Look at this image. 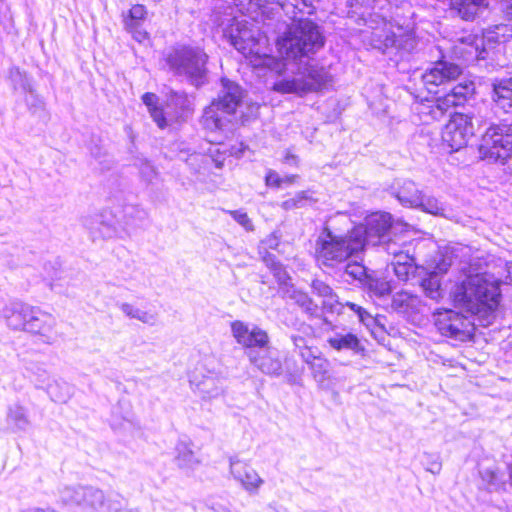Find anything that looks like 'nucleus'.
Instances as JSON below:
<instances>
[{
  "mask_svg": "<svg viewBox=\"0 0 512 512\" xmlns=\"http://www.w3.org/2000/svg\"><path fill=\"white\" fill-rule=\"evenodd\" d=\"M392 307L396 310H402L407 306L406 299L404 298V295L399 294L396 296H393L392 298Z\"/></svg>",
  "mask_w": 512,
  "mask_h": 512,
  "instance_id": "61",
  "label": "nucleus"
},
{
  "mask_svg": "<svg viewBox=\"0 0 512 512\" xmlns=\"http://www.w3.org/2000/svg\"><path fill=\"white\" fill-rule=\"evenodd\" d=\"M325 44L323 29L313 20L300 19L287 25L276 39L279 58L272 57L268 64L283 76L273 83L272 90L301 98L328 90L333 85V75L324 65L309 61Z\"/></svg>",
  "mask_w": 512,
  "mask_h": 512,
  "instance_id": "1",
  "label": "nucleus"
},
{
  "mask_svg": "<svg viewBox=\"0 0 512 512\" xmlns=\"http://www.w3.org/2000/svg\"><path fill=\"white\" fill-rule=\"evenodd\" d=\"M343 275L347 282L360 287L370 297L383 298L389 296L393 291L390 281L381 277L377 271L357 261L347 262Z\"/></svg>",
  "mask_w": 512,
  "mask_h": 512,
  "instance_id": "11",
  "label": "nucleus"
},
{
  "mask_svg": "<svg viewBox=\"0 0 512 512\" xmlns=\"http://www.w3.org/2000/svg\"><path fill=\"white\" fill-rule=\"evenodd\" d=\"M229 214L233 218L234 221H236L240 226H242L247 232L254 231V225L252 223V220L249 218L248 214L242 210H232L229 211Z\"/></svg>",
  "mask_w": 512,
  "mask_h": 512,
  "instance_id": "48",
  "label": "nucleus"
},
{
  "mask_svg": "<svg viewBox=\"0 0 512 512\" xmlns=\"http://www.w3.org/2000/svg\"><path fill=\"white\" fill-rule=\"evenodd\" d=\"M320 355L321 352L319 349L311 345L299 353V356L308 366L318 359Z\"/></svg>",
  "mask_w": 512,
  "mask_h": 512,
  "instance_id": "52",
  "label": "nucleus"
},
{
  "mask_svg": "<svg viewBox=\"0 0 512 512\" xmlns=\"http://www.w3.org/2000/svg\"><path fill=\"white\" fill-rule=\"evenodd\" d=\"M309 368L311 369L315 380L323 382L327 378L329 372V362L320 355L319 358L309 366Z\"/></svg>",
  "mask_w": 512,
  "mask_h": 512,
  "instance_id": "46",
  "label": "nucleus"
},
{
  "mask_svg": "<svg viewBox=\"0 0 512 512\" xmlns=\"http://www.w3.org/2000/svg\"><path fill=\"white\" fill-rule=\"evenodd\" d=\"M147 16V9L142 4L133 5L124 18L126 30L133 31L140 28Z\"/></svg>",
  "mask_w": 512,
  "mask_h": 512,
  "instance_id": "38",
  "label": "nucleus"
},
{
  "mask_svg": "<svg viewBox=\"0 0 512 512\" xmlns=\"http://www.w3.org/2000/svg\"><path fill=\"white\" fill-rule=\"evenodd\" d=\"M82 225L93 242L120 236V220L111 209L84 216Z\"/></svg>",
  "mask_w": 512,
  "mask_h": 512,
  "instance_id": "15",
  "label": "nucleus"
},
{
  "mask_svg": "<svg viewBox=\"0 0 512 512\" xmlns=\"http://www.w3.org/2000/svg\"><path fill=\"white\" fill-rule=\"evenodd\" d=\"M251 365L270 377H279L283 373V361L280 351L268 344L258 352H249Z\"/></svg>",
  "mask_w": 512,
  "mask_h": 512,
  "instance_id": "19",
  "label": "nucleus"
},
{
  "mask_svg": "<svg viewBox=\"0 0 512 512\" xmlns=\"http://www.w3.org/2000/svg\"><path fill=\"white\" fill-rule=\"evenodd\" d=\"M164 61L176 79L196 90L209 83V56L200 46L175 44L164 54Z\"/></svg>",
  "mask_w": 512,
  "mask_h": 512,
  "instance_id": "3",
  "label": "nucleus"
},
{
  "mask_svg": "<svg viewBox=\"0 0 512 512\" xmlns=\"http://www.w3.org/2000/svg\"><path fill=\"white\" fill-rule=\"evenodd\" d=\"M264 182H265V185L268 187V188H271V189H280L282 188V177L280 176V174L273 170V169H268L266 174H265V177H264Z\"/></svg>",
  "mask_w": 512,
  "mask_h": 512,
  "instance_id": "50",
  "label": "nucleus"
},
{
  "mask_svg": "<svg viewBox=\"0 0 512 512\" xmlns=\"http://www.w3.org/2000/svg\"><path fill=\"white\" fill-rule=\"evenodd\" d=\"M24 102L32 116L44 122L50 118L45 99L37 92L36 87L24 94Z\"/></svg>",
  "mask_w": 512,
  "mask_h": 512,
  "instance_id": "33",
  "label": "nucleus"
},
{
  "mask_svg": "<svg viewBox=\"0 0 512 512\" xmlns=\"http://www.w3.org/2000/svg\"><path fill=\"white\" fill-rule=\"evenodd\" d=\"M289 337L291 342L293 343L294 351L297 352L298 354L310 346L308 344V340L303 335L293 333Z\"/></svg>",
  "mask_w": 512,
  "mask_h": 512,
  "instance_id": "55",
  "label": "nucleus"
},
{
  "mask_svg": "<svg viewBox=\"0 0 512 512\" xmlns=\"http://www.w3.org/2000/svg\"><path fill=\"white\" fill-rule=\"evenodd\" d=\"M130 32L133 33L134 39L138 42H142L149 38V34L144 30H140L139 28Z\"/></svg>",
  "mask_w": 512,
  "mask_h": 512,
  "instance_id": "64",
  "label": "nucleus"
},
{
  "mask_svg": "<svg viewBox=\"0 0 512 512\" xmlns=\"http://www.w3.org/2000/svg\"><path fill=\"white\" fill-rule=\"evenodd\" d=\"M34 306L22 301H10L2 309V317L12 330L23 331Z\"/></svg>",
  "mask_w": 512,
  "mask_h": 512,
  "instance_id": "25",
  "label": "nucleus"
},
{
  "mask_svg": "<svg viewBox=\"0 0 512 512\" xmlns=\"http://www.w3.org/2000/svg\"><path fill=\"white\" fill-rule=\"evenodd\" d=\"M477 87L475 80L467 77L461 78L458 82L450 85L442 95H438L434 100H427L420 105L419 114L427 117L425 121H438L452 108L464 107L470 105L475 100Z\"/></svg>",
  "mask_w": 512,
  "mask_h": 512,
  "instance_id": "7",
  "label": "nucleus"
},
{
  "mask_svg": "<svg viewBox=\"0 0 512 512\" xmlns=\"http://www.w3.org/2000/svg\"><path fill=\"white\" fill-rule=\"evenodd\" d=\"M126 500L117 493L107 497L94 486H83L82 512H120L126 506Z\"/></svg>",
  "mask_w": 512,
  "mask_h": 512,
  "instance_id": "17",
  "label": "nucleus"
},
{
  "mask_svg": "<svg viewBox=\"0 0 512 512\" xmlns=\"http://www.w3.org/2000/svg\"><path fill=\"white\" fill-rule=\"evenodd\" d=\"M137 320L141 321L142 323L153 325L155 323V316L148 313L147 311L141 310L139 317Z\"/></svg>",
  "mask_w": 512,
  "mask_h": 512,
  "instance_id": "63",
  "label": "nucleus"
},
{
  "mask_svg": "<svg viewBox=\"0 0 512 512\" xmlns=\"http://www.w3.org/2000/svg\"><path fill=\"white\" fill-rule=\"evenodd\" d=\"M490 97L494 108L512 113V77L490 79Z\"/></svg>",
  "mask_w": 512,
  "mask_h": 512,
  "instance_id": "22",
  "label": "nucleus"
},
{
  "mask_svg": "<svg viewBox=\"0 0 512 512\" xmlns=\"http://www.w3.org/2000/svg\"><path fill=\"white\" fill-rule=\"evenodd\" d=\"M189 382L202 399L216 398L223 393V382L211 375L203 376L200 380H198L197 375H193Z\"/></svg>",
  "mask_w": 512,
  "mask_h": 512,
  "instance_id": "29",
  "label": "nucleus"
},
{
  "mask_svg": "<svg viewBox=\"0 0 512 512\" xmlns=\"http://www.w3.org/2000/svg\"><path fill=\"white\" fill-rule=\"evenodd\" d=\"M223 35L231 46L245 54L251 52L257 44V39L252 29L248 27L246 21L232 19L223 29Z\"/></svg>",
  "mask_w": 512,
  "mask_h": 512,
  "instance_id": "18",
  "label": "nucleus"
},
{
  "mask_svg": "<svg viewBox=\"0 0 512 512\" xmlns=\"http://www.w3.org/2000/svg\"><path fill=\"white\" fill-rule=\"evenodd\" d=\"M7 80L14 93L26 94L35 88V80L31 74L19 66L8 69Z\"/></svg>",
  "mask_w": 512,
  "mask_h": 512,
  "instance_id": "30",
  "label": "nucleus"
},
{
  "mask_svg": "<svg viewBox=\"0 0 512 512\" xmlns=\"http://www.w3.org/2000/svg\"><path fill=\"white\" fill-rule=\"evenodd\" d=\"M310 287L314 295L322 298V307L326 312L335 313V311L342 309L339 296L326 282L320 279H313Z\"/></svg>",
  "mask_w": 512,
  "mask_h": 512,
  "instance_id": "28",
  "label": "nucleus"
},
{
  "mask_svg": "<svg viewBox=\"0 0 512 512\" xmlns=\"http://www.w3.org/2000/svg\"><path fill=\"white\" fill-rule=\"evenodd\" d=\"M271 273L278 285H281L285 282H289L290 280H292L290 274L288 273L283 264L272 270Z\"/></svg>",
  "mask_w": 512,
  "mask_h": 512,
  "instance_id": "54",
  "label": "nucleus"
},
{
  "mask_svg": "<svg viewBox=\"0 0 512 512\" xmlns=\"http://www.w3.org/2000/svg\"><path fill=\"white\" fill-rule=\"evenodd\" d=\"M486 0H451V7L466 21L474 20Z\"/></svg>",
  "mask_w": 512,
  "mask_h": 512,
  "instance_id": "35",
  "label": "nucleus"
},
{
  "mask_svg": "<svg viewBox=\"0 0 512 512\" xmlns=\"http://www.w3.org/2000/svg\"><path fill=\"white\" fill-rule=\"evenodd\" d=\"M230 329L236 343L244 349L248 358L249 352H258V350L270 344L267 331L256 324L235 320L230 323Z\"/></svg>",
  "mask_w": 512,
  "mask_h": 512,
  "instance_id": "16",
  "label": "nucleus"
},
{
  "mask_svg": "<svg viewBox=\"0 0 512 512\" xmlns=\"http://www.w3.org/2000/svg\"><path fill=\"white\" fill-rule=\"evenodd\" d=\"M501 2V10L508 21H512V0H499Z\"/></svg>",
  "mask_w": 512,
  "mask_h": 512,
  "instance_id": "60",
  "label": "nucleus"
},
{
  "mask_svg": "<svg viewBox=\"0 0 512 512\" xmlns=\"http://www.w3.org/2000/svg\"><path fill=\"white\" fill-rule=\"evenodd\" d=\"M54 326V317L34 306L23 331L40 336L43 343L52 344L54 341Z\"/></svg>",
  "mask_w": 512,
  "mask_h": 512,
  "instance_id": "21",
  "label": "nucleus"
},
{
  "mask_svg": "<svg viewBox=\"0 0 512 512\" xmlns=\"http://www.w3.org/2000/svg\"><path fill=\"white\" fill-rule=\"evenodd\" d=\"M498 44L494 35L483 33H464L455 40L454 53L468 65L481 66V62L487 60L490 51Z\"/></svg>",
  "mask_w": 512,
  "mask_h": 512,
  "instance_id": "12",
  "label": "nucleus"
},
{
  "mask_svg": "<svg viewBox=\"0 0 512 512\" xmlns=\"http://www.w3.org/2000/svg\"><path fill=\"white\" fill-rule=\"evenodd\" d=\"M360 230H348L336 234L325 225L315 241L316 260L326 267H335L351 258H359L364 253L363 244L358 240Z\"/></svg>",
  "mask_w": 512,
  "mask_h": 512,
  "instance_id": "4",
  "label": "nucleus"
},
{
  "mask_svg": "<svg viewBox=\"0 0 512 512\" xmlns=\"http://www.w3.org/2000/svg\"><path fill=\"white\" fill-rule=\"evenodd\" d=\"M248 150H249V146L246 143L239 142L234 145H231L228 148L227 152H228L229 156H232L236 159H240V158L244 157L245 152Z\"/></svg>",
  "mask_w": 512,
  "mask_h": 512,
  "instance_id": "53",
  "label": "nucleus"
},
{
  "mask_svg": "<svg viewBox=\"0 0 512 512\" xmlns=\"http://www.w3.org/2000/svg\"><path fill=\"white\" fill-rule=\"evenodd\" d=\"M340 305L342 309L340 311H335L336 314L342 315L345 314L346 311L351 312L355 315L358 321L363 324L368 329L374 328L378 325V318L374 317L370 312H368L364 307L354 302L346 301L341 302Z\"/></svg>",
  "mask_w": 512,
  "mask_h": 512,
  "instance_id": "34",
  "label": "nucleus"
},
{
  "mask_svg": "<svg viewBox=\"0 0 512 512\" xmlns=\"http://www.w3.org/2000/svg\"><path fill=\"white\" fill-rule=\"evenodd\" d=\"M120 234L130 233L137 228L146 226L149 222L148 212L138 204H125L121 209Z\"/></svg>",
  "mask_w": 512,
  "mask_h": 512,
  "instance_id": "26",
  "label": "nucleus"
},
{
  "mask_svg": "<svg viewBox=\"0 0 512 512\" xmlns=\"http://www.w3.org/2000/svg\"><path fill=\"white\" fill-rule=\"evenodd\" d=\"M420 192L416 183L409 179H396L388 188V193L405 207H416L420 203Z\"/></svg>",
  "mask_w": 512,
  "mask_h": 512,
  "instance_id": "24",
  "label": "nucleus"
},
{
  "mask_svg": "<svg viewBox=\"0 0 512 512\" xmlns=\"http://www.w3.org/2000/svg\"><path fill=\"white\" fill-rule=\"evenodd\" d=\"M479 474L490 492L499 490L503 485V482L500 480L498 473L493 469L487 468L480 470Z\"/></svg>",
  "mask_w": 512,
  "mask_h": 512,
  "instance_id": "45",
  "label": "nucleus"
},
{
  "mask_svg": "<svg viewBox=\"0 0 512 512\" xmlns=\"http://www.w3.org/2000/svg\"><path fill=\"white\" fill-rule=\"evenodd\" d=\"M7 423L15 431H26L30 426L26 409L18 404L11 405L8 409Z\"/></svg>",
  "mask_w": 512,
  "mask_h": 512,
  "instance_id": "36",
  "label": "nucleus"
},
{
  "mask_svg": "<svg viewBox=\"0 0 512 512\" xmlns=\"http://www.w3.org/2000/svg\"><path fill=\"white\" fill-rule=\"evenodd\" d=\"M46 392L54 402L65 403L73 393V387L66 381L54 380L46 386Z\"/></svg>",
  "mask_w": 512,
  "mask_h": 512,
  "instance_id": "37",
  "label": "nucleus"
},
{
  "mask_svg": "<svg viewBox=\"0 0 512 512\" xmlns=\"http://www.w3.org/2000/svg\"><path fill=\"white\" fill-rule=\"evenodd\" d=\"M267 248L276 250L280 245V236L277 232L271 233L265 240L262 241Z\"/></svg>",
  "mask_w": 512,
  "mask_h": 512,
  "instance_id": "59",
  "label": "nucleus"
},
{
  "mask_svg": "<svg viewBox=\"0 0 512 512\" xmlns=\"http://www.w3.org/2000/svg\"><path fill=\"white\" fill-rule=\"evenodd\" d=\"M297 209L306 207L308 204L316 203L317 199L313 198L309 190L299 191L292 197Z\"/></svg>",
  "mask_w": 512,
  "mask_h": 512,
  "instance_id": "49",
  "label": "nucleus"
},
{
  "mask_svg": "<svg viewBox=\"0 0 512 512\" xmlns=\"http://www.w3.org/2000/svg\"><path fill=\"white\" fill-rule=\"evenodd\" d=\"M282 161L284 164H287L289 166H297L299 163V158L297 155L291 153L289 150H286Z\"/></svg>",
  "mask_w": 512,
  "mask_h": 512,
  "instance_id": "62",
  "label": "nucleus"
},
{
  "mask_svg": "<svg viewBox=\"0 0 512 512\" xmlns=\"http://www.w3.org/2000/svg\"><path fill=\"white\" fill-rule=\"evenodd\" d=\"M419 198L420 203H417L415 208L435 216H445L446 208L437 198L426 195L423 191L420 192Z\"/></svg>",
  "mask_w": 512,
  "mask_h": 512,
  "instance_id": "39",
  "label": "nucleus"
},
{
  "mask_svg": "<svg viewBox=\"0 0 512 512\" xmlns=\"http://www.w3.org/2000/svg\"><path fill=\"white\" fill-rule=\"evenodd\" d=\"M295 304H297L306 314L314 316L318 312V305L314 300L306 293L301 290L294 296Z\"/></svg>",
  "mask_w": 512,
  "mask_h": 512,
  "instance_id": "43",
  "label": "nucleus"
},
{
  "mask_svg": "<svg viewBox=\"0 0 512 512\" xmlns=\"http://www.w3.org/2000/svg\"><path fill=\"white\" fill-rule=\"evenodd\" d=\"M407 224L402 220L394 221V218L389 212H375L369 215L364 224H359L353 227V230L359 231L358 240L363 244L365 251L369 244L379 245L389 242L391 234L396 233L398 229L403 231Z\"/></svg>",
  "mask_w": 512,
  "mask_h": 512,
  "instance_id": "9",
  "label": "nucleus"
},
{
  "mask_svg": "<svg viewBox=\"0 0 512 512\" xmlns=\"http://www.w3.org/2000/svg\"><path fill=\"white\" fill-rule=\"evenodd\" d=\"M463 74V69L456 63L447 60H438L426 69L422 75V81L429 93L438 94L454 82L458 81Z\"/></svg>",
  "mask_w": 512,
  "mask_h": 512,
  "instance_id": "13",
  "label": "nucleus"
},
{
  "mask_svg": "<svg viewBox=\"0 0 512 512\" xmlns=\"http://www.w3.org/2000/svg\"><path fill=\"white\" fill-rule=\"evenodd\" d=\"M90 153H91V156L99 161V163H102V162H107V160H105V157L107 156L106 152L104 151L103 147H101L100 145L98 144H94L90 147Z\"/></svg>",
  "mask_w": 512,
  "mask_h": 512,
  "instance_id": "58",
  "label": "nucleus"
},
{
  "mask_svg": "<svg viewBox=\"0 0 512 512\" xmlns=\"http://www.w3.org/2000/svg\"><path fill=\"white\" fill-rule=\"evenodd\" d=\"M451 295L455 307L487 316L496 312L502 298L499 281L483 273L467 276L455 285Z\"/></svg>",
  "mask_w": 512,
  "mask_h": 512,
  "instance_id": "2",
  "label": "nucleus"
},
{
  "mask_svg": "<svg viewBox=\"0 0 512 512\" xmlns=\"http://www.w3.org/2000/svg\"><path fill=\"white\" fill-rule=\"evenodd\" d=\"M454 257V251L450 248H446L440 253L434 272L440 276L446 274L454 262Z\"/></svg>",
  "mask_w": 512,
  "mask_h": 512,
  "instance_id": "44",
  "label": "nucleus"
},
{
  "mask_svg": "<svg viewBox=\"0 0 512 512\" xmlns=\"http://www.w3.org/2000/svg\"><path fill=\"white\" fill-rule=\"evenodd\" d=\"M176 463L180 468L193 469L198 464L194 452L190 449L189 445L180 441L176 446Z\"/></svg>",
  "mask_w": 512,
  "mask_h": 512,
  "instance_id": "40",
  "label": "nucleus"
},
{
  "mask_svg": "<svg viewBox=\"0 0 512 512\" xmlns=\"http://www.w3.org/2000/svg\"><path fill=\"white\" fill-rule=\"evenodd\" d=\"M480 158L505 164L512 157V117L490 123L478 144Z\"/></svg>",
  "mask_w": 512,
  "mask_h": 512,
  "instance_id": "8",
  "label": "nucleus"
},
{
  "mask_svg": "<svg viewBox=\"0 0 512 512\" xmlns=\"http://www.w3.org/2000/svg\"><path fill=\"white\" fill-rule=\"evenodd\" d=\"M449 122L442 130V145L452 154L466 147L475 135L474 122L480 123L479 117L472 112H449Z\"/></svg>",
  "mask_w": 512,
  "mask_h": 512,
  "instance_id": "10",
  "label": "nucleus"
},
{
  "mask_svg": "<svg viewBox=\"0 0 512 512\" xmlns=\"http://www.w3.org/2000/svg\"><path fill=\"white\" fill-rule=\"evenodd\" d=\"M262 261L270 271L282 265V263L278 260L276 255L270 253L267 250L262 255Z\"/></svg>",
  "mask_w": 512,
  "mask_h": 512,
  "instance_id": "56",
  "label": "nucleus"
},
{
  "mask_svg": "<svg viewBox=\"0 0 512 512\" xmlns=\"http://www.w3.org/2000/svg\"><path fill=\"white\" fill-rule=\"evenodd\" d=\"M229 464L231 475L241 484L242 488L250 494H257L264 483L257 471L237 456L230 457Z\"/></svg>",
  "mask_w": 512,
  "mask_h": 512,
  "instance_id": "20",
  "label": "nucleus"
},
{
  "mask_svg": "<svg viewBox=\"0 0 512 512\" xmlns=\"http://www.w3.org/2000/svg\"><path fill=\"white\" fill-rule=\"evenodd\" d=\"M420 288L425 297L439 303L444 297L442 276L435 272L426 274L420 281Z\"/></svg>",
  "mask_w": 512,
  "mask_h": 512,
  "instance_id": "32",
  "label": "nucleus"
},
{
  "mask_svg": "<svg viewBox=\"0 0 512 512\" xmlns=\"http://www.w3.org/2000/svg\"><path fill=\"white\" fill-rule=\"evenodd\" d=\"M58 499L59 503L71 512H82L83 485L58 488Z\"/></svg>",
  "mask_w": 512,
  "mask_h": 512,
  "instance_id": "31",
  "label": "nucleus"
},
{
  "mask_svg": "<svg viewBox=\"0 0 512 512\" xmlns=\"http://www.w3.org/2000/svg\"><path fill=\"white\" fill-rule=\"evenodd\" d=\"M395 257L398 258L396 262L393 263V270L395 275L398 277L399 280L406 281L408 280L409 276V269L410 266L408 265L407 261L412 260L409 258L408 255H405L404 258L406 259L405 262L401 261V258L403 257L402 252H393Z\"/></svg>",
  "mask_w": 512,
  "mask_h": 512,
  "instance_id": "47",
  "label": "nucleus"
},
{
  "mask_svg": "<svg viewBox=\"0 0 512 512\" xmlns=\"http://www.w3.org/2000/svg\"><path fill=\"white\" fill-rule=\"evenodd\" d=\"M119 308L121 311L130 319H136L139 317V314L141 312L140 309L134 307L133 305L129 303H121L119 304Z\"/></svg>",
  "mask_w": 512,
  "mask_h": 512,
  "instance_id": "57",
  "label": "nucleus"
},
{
  "mask_svg": "<svg viewBox=\"0 0 512 512\" xmlns=\"http://www.w3.org/2000/svg\"><path fill=\"white\" fill-rule=\"evenodd\" d=\"M220 86L217 97L204 108L201 120L203 127L211 132L223 131L228 127L230 117L236 114L247 95L240 84L227 77L220 79Z\"/></svg>",
  "mask_w": 512,
  "mask_h": 512,
  "instance_id": "6",
  "label": "nucleus"
},
{
  "mask_svg": "<svg viewBox=\"0 0 512 512\" xmlns=\"http://www.w3.org/2000/svg\"><path fill=\"white\" fill-rule=\"evenodd\" d=\"M162 94L165 97L164 104L159 103V97L153 92H145L141 96L142 103L157 127L164 130L173 123L187 121L193 112V102L188 93L165 86Z\"/></svg>",
  "mask_w": 512,
  "mask_h": 512,
  "instance_id": "5",
  "label": "nucleus"
},
{
  "mask_svg": "<svg viewBox=\"0 0 512 512\" xmlns=\"http://www.w3.org/2000/svg\"><path fill=\"white\" fill-rule=\"evenodd\" d=\"M234 2L241 12H255L267 18H274L275 15L280 14V10H283L287 15L292 14V17H296L298 14H304V7L310 9L307 12L308 14H311L312 10V6L307 5L306 0L278 1L275 4L271 3L270 0H234Z\"/></svg>",
  "mask_w": 512,
  "mask_h": 512,
  "instance_id": "14",
  "label": "nucleus"
},
{
  "mask_svg": "<svg viewBox=\"0 0 512 512\" xmlns=\"http://www.w3.org/2000/svg\"><path fill=\"white\" fill-rule=\"evenodd\" d=\"M329 346L335 351H351L353 355H363L364 346L361 344L359 337L353 332L339 333L336 332L327 339Z\"/></svg>",
  "mask_w": 512,
  "mask_h": 512,
  "instance_id": "27",
  "label": "nucleus"
},
{
  "mask_svg": "<svg viewBox=\"0 0 512 512\" xmlns=\"http://www.w3.org/2000/svg\"><path fill=\"white\" fill-rule=\"evenodd\" d=\"M139 175L141 180L147 185H154L159 178V173L155 166L147 159L141 160L139 164Z\"/></svg>",
  "mask_w": 512,
  "mask_h": 512,
  "instance_id": "42",
  "label": "nucleus"
},
{
  "mask_svg": "<svg viewBox=\"0 0 512 512\" xmlns=\"http://www.w3.org/2000/svg\"><path fill=\"white\" fill-rule=\"evenodd\" d=\"M433 315L437 329L442 335L458 339L463 334V322L452 309L437 308Z\"/></svg>",
  "mask_w": 512,
  "mask_h": 512,
  "instance_id": "23",
  "label": "nucleus"
},
{
  "mask_svg": "<svg viewBox=\"0 0 512 512\" xmlns=\"http://www.w3.org/2000/svg\"><path fill=\"white\" fill-rule=\"evenodd\" d=\"M298 291L299 290L292 283V280H290L289 282H285L281 285H278L277 293L283 299L294 300V296L297 294Z\"/></svg>",
  "mask_w": 512,
  "mask_h": 512,
  "instance_id": "51",
  "label": "nucleus"
},
{
  "mask_svg": "<svg viewBox=\"0 0 512 512\" xmlns=\"http://www.w3.org/2000/svg\"><path fill=\"white\" fill-rule=\"evenodd\" d=\"M420 463L426 471L437 475L441 472L442 462L439 453L423 452L420 456Z\"/></svg>",
  "mask_w": 512,
  "mask_h": 512,
  "instance_id": "41",
  "label": "nucleus"
}]
</instances>
